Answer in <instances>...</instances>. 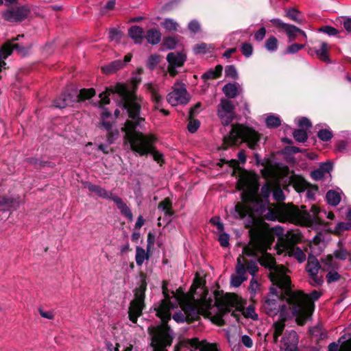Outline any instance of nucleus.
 Returning <instances> with one entry per match:
<instances>
[{
  "mask_svg": "<svg viewBox=\"0 0 351 351\" xmlns=\"http://www.w3.org/2000/svg\"><path fill=\"white\" fill-rule=\"evenodd\" d=\"M274 240L272 232H260L243 248V254L247 256H260V264L270 270L271 281L278 288L285 291L287 296V302L289 304L290 311L295 317L297 323L304 325L311 318L314 310L313 301L318 300L321 293L315 290L307 295L301 291L291 290V279L288 275L289 270L283 265H276L274 258L267 253Z\"/></svg>",
  "mask_w": 351,
  "mask_h": 351,
  "instance_id": "1",
  "label": "nucleus"
},
{
  "mask_svg": "<svg viewBox=\"0 0 351 351\" xmlns=\"http://www.w3.org/2000/svg\"><path fill=\"white\" fill-rule=\"evenodd\" d=\"M112 95L118 106L126 110L130 120H127L122 130L125 132V138L129 143L130 148L140 156L152 154L154 160L160 162L162 154L156 151L153 146L156 138L152 135H144L137 132V128H142L145 119L141 117L140 111L144 105L143 99L138 97L132 88L118 83L114 87L106 88V91L99 94L102 104L110 103V96Z\"/></svg>",
  "mask_w": 351,
  "mask_h": 351,
  "instance_id": "2",
  "label": "nucleus"
},
{
  "mask_svg": "<svg viewBox=\"0 0 351 351\" xmlns=\"http://www.w3.org/2000/svg\"><path fill=\"white\" fill-rule=\"evenodd\" d=\"M163 293L166 295L165 290L163 288ZM234 296H228L226 298L227 304L221 306L217 300H206L204 298L199 304V306L191 303H183L182 300L177 295L169 298L165 295V298L161 302L157 308L156 315L160 318L163 325L154 331L149 329V333L152 335L151 346L154 351H167L166 348L171 346L173 339V332L167 322L171 317V311L180 306L182 309L179 310L173 315V319L178 323H183L190 318H193L199 311L208 315H212L215 310H218L221 313H226L231 311V307L237 304V302Z\"/></svg>",
  "mask_w": 351,
  "mask_h": 351,
  "instance_id": "3",
  "label": "nucleus"
},
{
  "mask_svg": "<svg viewBox=\"0 0 351 351\" xmlns=\"http://www.w3.org/2000/svg\"><path fill=\"white\" fill-rule=\"evenodd\" d=\"M259 139L260 135L254 130L242 125H233L229 135L224 137V149L245 142L250 149H256Z\"/></svg>",
  "mask_w": 351,
  "mask_h": 351,
  "instance_id": "4",
  "label": "nucleus"
},
{
  "mask_svg": "<svg viewBox=\"0 0 351 351\" xmlns=\"http://www.w3.org/2000/svg\"><path fill=\"white\" fill-rule=\"evenodd\" d=\"M237 187L242 191L241 197L244 202L256 203L258 202L259 185L254 176L249 174L242 175L237 181Z\"/></svg>",
  "mask_w": 351,
  "mask_h": 351,
  "instance_id": "5",
  "label": "nucleus"
},
{
  "mask_svg": "<svg viewBox=\"0 0 351 351\" xmlns=\"http://www.w3.org/2000/svg\"><path fill=\"white\" fill-rule=\"evenodd\" d=\"M320 210L315 205H313L309 212L300 210L292 206L286 210L287 219L292 223L304 225L317 223L319 221V214Z\"/></svg>",
  "mask_w": 351,
  "mask_h": 351,
  "instance_id": "6",
  "label": "nucleus"
},
{
  "mask_svg": "<svg viewBox=\"0 0 351 351\" xmlns=\"http://www.w3.org/2000/svg\"><path fill=\"white\" fill-rule=\"evenodd\" d=\"M279 293L276 288L271 287L270 289V294L265 300L263 304V308L266 313L271 317L276 315L280 313V318L287 319L290 315H292L290 309L289 304L288 308L285 305H280Z\"/></svg>",
  "mask_w": 351,
  "mask_h": 351,
  "instance_id": "7",
  "label": "nucleus"
},
{
  "mask_svg": "<svg viewBox=\"0 0 351 351\" xmlns=\"http://www.w3.org/2000/svg\"><path fill=\"white\" fill-rule=\"evenodd\" d=\"M146 282H142L140 287L136 289L134 299L131 302L129 308V318L131 322L136 323L138 317L141 315L144 308L145 293L146 291Z\"/></svg>",
  "mask_w": 351,
  "mask_h": 351,
  "instance_id": "8",
  "label": "nucleus"
},
{
  "mask_svg": "<svg viewBox=\"0 0 351 351\" xmlns=\"http://www.w3.org/2000/svg\"><path fill=\"white\" fill-rule=\"evenodd\" d=\"M95 93V90L90 88L82 89L79 95L77 94L76 91H74L73 93L63 94L53 101V105L56 108H64L67 106L72 105L73 102L77 101L79 99H86L91 98Z\"/></svg>",
  "mask_w": 351,
  "mask_h": 351,
  "instance_id": "9",
  "label": "nucleus"
},
{
  "mask_svg": "<svg viewBox=\"0 0 351 351\" xmlns=\"http://www.w3.org/2000/svg\"><path fill=\"white\" fill-rule=\"evenodd\" d=\"M167 100L172 106L188 104L190 97L185 85L180 82L176 83L173 90L167 95Z\"/></svg>",
  "mask_w": 351,
  "mask_h": 351,
  "instance_id": "10",
  "label": "nucleus"
},
{
  "mask_svg": "<svg viewBox=\"0 0 351 351\" xmlns=\"http://www.w3.org/2000/svg\"><path fill=\"white\" fill-rule=\"evenodd\" d=\"M21 197L18 195H8L0 197V221L7 219L12 210H16L20 205Z\"/></svg>",
  "mask_w": 351,
  "mask_h": 351,
  "instance_id": "11",
  "label": "nucleus"
},
{
  "mask_svg": "<svg viewBox=\"0 0 351 351\" xmlns=\"http://www.w3.org/2000/svg\"><path fill=\"white\" fill-rule=\"evenodd\" d=\"M234 109V106L231 101L225 98L220 100L217 107V115L223 125H228L232 121L235 117Z\"/></svg>",
  "mask_w": 351,
  "mask_h": 351,
  "instance_id": "12",
  "label": "nucleus"
},
{
  "mask_svg": "<svg viewBox=\"0 0 351 351\" xmlns=\"http://www.w3.org/2000/svg\"><path fill=\"white\" fill-rule=\"evenodd\" d=\"M273 231L279 236L280 245L282 250L287 249L288 247H295V245L301 240V235L298 232L289 231L284 234V230L280 226L274 228Z\"/></svg>",
  "mask_w": 351,
  "mask_h": 351,
  "instance_id": "13",
  "label": "nucleus"
},
{
  "mask_svg": "<svg viewBox=\"0 0 351 351\" xmlns=\"http://www.w3.org/2000/svg\"><path fill=\"white\" fill-rule=\"evenodd\" d=\"M30 46L25 47L19 44H14L12 41L7 42L0 49V71L5 69L6 63L4 60L12 54L14 50H16L19 54L25 56Z\"/></svg>",
  "mask_w": 351,
  "mask_h": 351,
  "instance_id": "14",
  "label": "nucleus"
},
{
  "mask_svg": "<svg viewBox=\"0 0 351 351\" xmlns=\"http://www.w3.org/2000/svg\"><path fill=\"white\" fill-rule=\"evenodd\" d=\"M322 269L319 261L315 258H309L306 266V270L309 276V282L314 287H318L324 282L323 276L319 275V271Z\"/></svg>",
  "mask_w": 351,
  "mask_h": 351,
  "instance_id": "15",
  "label": "nucleus"
},
{
  "mask_svg": "<svg viewBox=\"0 0 351 351\" xmlns=\"http://www.w3.org/2000/svg\"><path fill=\"white\" fill-rule=\"evenodd\" d=\"M28 14L29 10L22 6L6 10L3 13V17L9 22L14 23L24 20Z\"/></svg>",
  "mask_w": 351,
  "mask_h": 351,
  "instance_id": "16",
  "label": "nucleus"
},
{
  "mask_svg": "<svg viewBox=\"0 0 351 351\" xmlns=\"http://www.w3.org/2000/svg\"><path fill=\"white\" fill-rule=\"evenodd\" d=\"M246 269L241 260V256L237 258V265L236 267V274L231 276V285L234 287H239L243 281L247 280L245 276Z\"/></svg>",
  "mask_w": 351,
  "mask_h": 351,
  "instance_id": "17",
  "label": "nucleus"
},
{
  "mask_svg": "<svg viewBox=\"0 0 351 351\" xmlns=\"http://www.w3.org/2000/svg\"><path fill=\"white\" fill-rule=\"evenodd\" d=\"M282 347L285 351H297L298 336L296 332L291 330L285 333L282 340Z\"/></svg>",
  "mask_w": 351,
  "mask_h": 351,
  "instance_id": "18",
  "label": "nucleus"
},
{
  "mask_svg": "<svg viewBox=\"0 0 351 351\" xmlns=\"http://www.w3.org/2000/svg\"><path fill=\"white\" fill-rule=\"evenodd\" d=\"M132 55L128 54L125 56L124 60H117L110 62L108 65L101 67L103 73L107 75L114 73L117 70L123 67V66L131 60Z\"/></svg>",
  "mask_w": 351,
  "mask_h": 351,
  "instance_id": "19",
  "label": "nucleus"
},
{
  "mask_svg": "<svg viewBox=\"0 0 351 351\" xmlns=\"http://www.w3.org/2000/svg\"><path fill=\"white\" fill-rule=\"evenodd\" d=\"M339 342L341 343L340 347L339 344L332 343L328 346V351H351V334L344 335Z\"/></svg>",
  "mask_w": 351,
  "mask_h": 351,
  "instance_id": "20",
  "label": "nucleus"
},
{
  "mask_svg": "<svg viewBox=\"0 0 351 351\" xmlns=\"http://www.w3.org/2000/svg\"><path fill=\"white\" fill-rule=\"evenodd\" d=\"M112 200L117 205V208L119 209L121 213L127 217L129 221H132L133 220V215L131 212L130 208L123 202L121 197L117 195H113L110 199Z\"/></svg>",
  "mask_w": 351,
  "mask_h": 351,
  "instance_id": "21",
  "label": "nucleus"
},
{
  "mask_svg": "<svg viewBox=\"0 0 351 351\" xmlns=\"http://www.w3.org/2000/svg\"><path fill=\"white\" fill-rule=\"evenodd\" d=\"M112 200L117 205V208L119 209L121 213L127 217L129 221H132L133 220V215L131 212L130 208L123 202L121 197L117 195H113L110 199Z\"/></svg>",
  "mask_w": 351,
  "mask_h": 351,
  "instance_id": "22",
  "label": "nucleus"
},
{
  "mask_svg": "<svg viewBox=\"0 0 351 351\" xmlns=\"http://www.w3.org/2000/svg\"><path fill=\"white\" fill-rule=\"evenodd\" d=\"M112 200L117 205V208L119 209L121 213L127 217L129 221H132L133 220V215L131 212L130 208L123 202L121 197L117 195H113L110 199Z\"/></svg>",
  "mask_w": 351,
  "mask_h": 351,
  "instance_id": "23",
  "label": "nucleus"
},
{
  "mask_svg": "<svg viewBox=\"0 0 351 351\" xmlns=\"http://www.w3.org/2000/svg\"><path fill=\"white\" fill-rule=\"evenodd\" d=\"M85 187H86L90 191L95 193L99 197L104 199H110L114 195L112 193L107 191L105 189L90 182H86L85 184Z\"/></svg>",
  "mask_w": 351,
  "mask_h": 351,
  "instance_id": "24",
  "label": "nucleus"
},
{
  "mask_svg": "<svg viewBox=\"0 0 351 351\" xmlns=\"http://www.w3.org/2000/svg\"><path fill=\"white\" fill-rule=\"evenodd\" d=\"M128 35L135 44H141L144 38V31L140 26L134 25L128 29Z\"/></svg>",
  "mask_w": 351,
  "mask_h": 351,
  "instance_id": "25",
  "label": "nucleus"
},
{
  "mask_svg": "<svg viewBox=\"0 0 351 351\" xmlns=\"http://www.w3.org/2000/svg\"><path fill=\"white\" fill-rule=\"evenodd\" d=\"M167 60L170 65L181 66L186 60V56L182 53L171 52L167 55Z\"/></svg>",
  "mask_w": 351,
  "mask_h": 351,
  "instance_id": "26",
  "label": "nucleus"
},
{
  "mask_svg": "<svg viewBox=\"0 0 351 351\" xmlns=\"http://www.w3.org/2000/svg\"><path fill=\"white\" fill-rule=\"evenodd\" d=\"M241 90V88L238 83H229L223 87V92L228 98L236 97Z\"/></svg>",
  "mask_w": 351,
  "mask_h": 351,
  "instance_id": "27",
  "label": "nucleus"
},
{
  "mask_svg": "<svg viewBox=\"0 0 351 351\" xmlns=\"http://www.w3.org/2000/svg\"><path fill=\"white\" fill-rule=\"evenodd\" d=\"M248 213L247 206L242 203H237L230 211L231 215L235 219H243Z\"/></svg>",
  "mask_w": 351,
  "mask_h": 351,
  "instance_id": "28",
  "label": "nucleus"
},
{
  "mask_svg": "<svg viewBox=\"0 0 351 351\" xmlns=\"http://www.w3.org/2000/svg\"><path fill=\"white\" fill-rule=\"evenodd\" d=\"M193 349L191 351H217L215 345L210 344L206 341H199L194 339L192 343Z\"/></svg>",
  "mask_w": 351,
  "mask_h": 351,
  "instance_id": "29",
  "label": "nucleus"
},
{
  "mask_svg": "<svg viewBox=\"0 0 351 351\" xmlns=\"http://www.w3.org/2000/svg\"><path fill=\"white\" fill-rule=\"evenodd\" d=\"M286 254L293 256L300 263L304 262L306 257L305 253L298 247H288L287 249L283 250Z\"/></svg>",
  "mask_w": 351,
  "mask_h": 351,
  "instance_id": "30",
  "label": "nucleus"
},
{
  "mask_svg": "<svg viewBox=\"0 0 351 351\" xmlns=\"http://www.w3.org/2000/svg\"><path fill=\"white\" fill-rule=\"evenodd\" d=\"M285 32L289 37L290 42L293 40L298 34H301L304 38H307L306 33L303 30L291 24H289L287 27L285 29Z\"/></svg>",
  "mask_w": 351,
  "mask_h": 351,
  "instance_id": "31",
  "label": "nucleus"
},
{
  "mask_svg": "<svg viewBox=\"0 0 351 351\" xmlns=\"http://www.w3.org/2000/svg\"><path fill=\"white\" fill-rule=\"evenodd\" d=\"M339 267V264L336 259L332 256H328L322 261V270L330 271L337 269Z\"/></svg>",
  "mask_w": 351,
  "mask_h": 351,
  "instance_id": "32",
  "label": "nucleus"
},
{
  "mask_svg": "<svg viewBox=\"0 0 351 351\" xmlns=\"http://www.w3.org/2000/svg\"><path fill=\"white\" fill-rule=\"evenodd\" d=\"M145 37L149 44L156 45L161 40V34L158 30L156 29H152L147 32Z\"/></svg>",
  "mask_w": 351,
  "mask_h": 351,
  "instance_id": "33",
  "label": "nucleus"
},
{
  "mask_svg": "<svg viewBox=\"0 0 351 351\" xmlns=\"http://www.w3.org/2000/svg\"><path fill=\"white\" fill-rule=\"evenodd\" d=\"M149 258V254L143 247L137 246L136 247V263L138 266L143 265L145 260Z\"/></svg>",
  "mask_w": 351,
  "mask_h": 351,
  "instance_id": "34",
  "label": "nucleus"
},
{
  "mask_svg": "<svg viewBox=\"0 0 351 351\" xmlns=\"http://www.w3.org/2000/svg\"><path fill=\"white\" fill-rule=\"evenodd\" d=\"M223 66L217 65L214 69H211L202 75L204 80L215 79L219 77L222 72Z\"/></svg>",
  "mask_w": 351,
  "mask_h": 351,
  "instance_id": "35",
  "label": "nucleus"
},
{
  "mask_svg": "<svg viewBox=\"0 0 351 351\" xmlns=\"http://www.w3.org/2000/svg\"><path fill=\"white\" fill-rule=\"evenodd\" d=\"M241 260L245 267L246 271L247 270L252 276H254L258 269L256 261L252 259L248 261L243 256H241Z\"/></svg>",
  "mask_w": 351,
  "mask_h": 351,
  "instance_id": "36",
  "label": "nucleus"
},
{
  "mask_svg": "<svg viewBox=\"0 0 351 351\" xmlns=\"http://www.w3.org/2000/svg\"><path fill=\"white\" fill-rule=\"evenodd\" d=\"M213 48L214 46L211 44L202 43L197 44L193 47V52L195 54H205L210 53V50Z\"/></svg>",
  "mask_w": 351,
  "mask_h": 351,
  "instance_id": "37",
  "label": "nucleus"
},
{
  "mask_svg": "<svg viewBox=\"0 0 351 351\" xmlns=\"http://www.w3.org/2000/svg\"><path fill=\"white\" fill-rule=\"evenodd\" d=\"M265 123L267 128H275L280 125L281 120L279 116L269 114L266 117Z\"/></svg>",
  "mask_w": 351,
  "mask_h": 351,
  "instance_id": "38",
  "label": "nucleus"
},
{
  "mask_svg": "<svg viewBox=\"0 0 351 351\" xmlns=\"http://www.w3.org/2000/svg\"><path fill=\"white\" fill-rule=\"evenodd\" d=\"M326 199L330 205L337 206L341 201V197L339 193L337 191H329L326 193Z\"/></svg>",
  "mask_w": 351,
  "mask_h": 351,
  "instance_id": "39",
  "label": "nucleus"
},
{
  "mask_svg": "<svg viewBox=\"0 0 351 351\" xmlns=\"http://www.w3.org/2000/svg\"><path fill=\"white\" fill-rule=\"evenodd\" d=\"M286 319L281 318V320L276 322L274 324V339L275 341H277L278 338L282 335V331L285 328V324L284 323Z\"/></svg>",
  "mask_w": 351,
  "mask_h": 351,
  "instance_id": "40",
  "label": "nucleus"
},
{
  "mask_svg": "<svg viewBox=\"0 0 351 351\" xmlns=\"http://www.w3.org/2000/svg\"><path fill=\"white\" fill-rule=\"evenodd\" d=\"M158 208L160 210L164 212L166 216L171 217L172 215L171 210V202L169 199L166 198L160 202Z\"/></svg>",
  "mask_w": 351,
  "mask_h": 351,
  "instance_id": "41",
  "label": "nucleus"
},
{
  "mask_svg": "<svg viewBox=\"0 0 351 351\" xmlns=\"http://www.w3.org/2000/svg\"><path fill=\"white\" fill-rule=\"evenodd\" d=\"M327 47L328 45L326 43L322 42L321 43L320 49L315 51V53H316L317 57L324 62H328L329 60L328 56Z\"/></svg>",
  "mask_w": 351,
  "mask_h": 351,
  "instance_id": "42",
  "label": "nucleus"
},
{
  "mask_svg": "<svg viewBox=\"0 0 351 351\" xmlns=\"http://www.w3.org/2000/svg\"><path fill=\"white\" fill-rule=\"evenodd\" d=\"M162 26L167 31H176L178 27V23L172 19H165Z\"/></svg>",
  "mask_w": 351,
  "mask_h": 351,
  "instance_id": "43",
  "label": "nucleus"
},
{
  "mask_svg": "<svg viewBox=\"0 0 351 351\" xmlns=\"http://www.w3.org/2000/svg\"><path fill=\"white\" fill-rule=\"evenodd\" d=\"M293 136L295 141L300 143H304L308 138L307 132L303 129L295 130L293 133Z\"/></svg>",
  "mask_w": 351,
  "mask_h": 351,
  "instance_id": "44",
  "label": "nucleus"
},
{
  "mask_svg": "<svg viewBox=\"0 0 351 351\" xmlns=\"http://www.w3.org/2000/svg\"><path fill=\"white\" fill-rule=\"evenodd\" d=\"M265 48L269 51H275L278 49V40L274 36H269L265 42Z\"/></svg>",
  "mask_w": 351,
  "mask_h": 351,
  "instance_id": "45",
  "label": "nucleus"
},
{
  "mask_svg": "<svg viewBox=\"0 0 351 351\" xmlns=\"http://www.w3.org/2000/svg\"><path fill=\"white\" fill-rule=\"evenodd\" d=\"M242 313L244 317L250 318L253 320H257L258 317L257 313L255 312V308L253 305H250L247 308L242 310Z\"/></svg>",
  "mask_w": 351,
  "mask_h": 351,
  "instance_id": "46",
  "label": "nucleus"
},
{
  "mask_svg": "<svg viewBox=\"0 0 351 351\" xmlns=\"http://www.w3.org/2000/svg\"><path fill=\"white\" fill-rule=\"evenodd\" d=\"M317 136L323 141H328L332 138L333 134L329 128L321 129L317 132Z\"/></svg>",
  "mask_w": 351,
  "mask_h": 351,
  "instance_id": "47",
  "label": "nucleus"
},
{
  "mask_svg": "<svg viewBox=\"0 0 351 351\" xmlns=\"http://www.w3.org/2000/svg\"><path fill=\"white\" fill-rule=\"evenodd\" d=\"M298 14L299 11L294 8H289L285 11V16L287 18L291 19L293 21L300 23L301 21L298 18Z\"/></svg>",
  "mask_w": 351,
  "mask_h": 351,
  "instance_id": "48",
  "label": "nucleus"
},
{
  "mask_svg": "<svg viewBox=\"0 0 351 351\" xmlns=\"http://www.w3.org/2000/svg\"><path fill=\"white\" fill-rule=\"evenodd\" d=\"M123 34L117 28H111L109 31V38L111 41L119 42Z\"/></svg>",
  "mask_w": 351,
  "mask_h": 351,
  "instance_id": "49",
  "label": "nucleus"
},
{
  "mask_svg": "<svg viewBox=\"0 0 351 351\" xmlns=\"http://www.w3.org/2000/svg\"><path fill=\"white\" fill-rule=\"evenodd\" d=\"M274 188V184L267 183L263 185L261 188V193L263 197L267 199L271 192H273V189Z\"/></svg>",
  "mask_w": 351,
  "mask_h": 351,
  "instance_id": "50",
  "label": "nucleus"
},
{
  "mask_svg": "<svg viewBox=\"0 0 351 351\" xmlns=\"http://www.w3.org/2000/svg\"><path fill=\"white\" fill-rule=\"evenodd\" d=\"M273 197L275 200L280 202L283 201L285 199L282 190L280 187L276 186V184H274V188L273 189Z\"/></svg>",
  "mask_w": 351,
  "mask_h": 351,
  "instance_id": "51",
  "label": "nucleus"
},
{
  "mask_svg": "<svg viewBox=\"0 0 351 351\" xmlns=\"http://www.w3.org/2000/svg\"><path fill=\"white\" fill-rule=\"evenodd\" d=\"M178 41L175 37H169L164 40L163 45L167 49H173L177 45Z\"/></svg>",
  "mask_w": 351,
  "mask_h": 351,
  "instance_id": "52",
  "label": "nucleus"
},
{
  "mask_svg": "<svg viewBox=\"0 0 351 351\" xmlns=\"http://www.w3.org/2000/svg\"><path fill=\"white\" fill-rule=\"evenodd\" d=\"M110 112L108 111L107 109H104V111L103 112L101 113V124L103 125V127L107 130V131H110L111 128H112V125L111 124L108 122V121H106L104 119L105 118H107L110 116Z\"/></svg>",
  "mask_w": 351,
  "mask_h": 351,
  "instance_id": "53",
  "label": "nucleus"
},
{
  "mask_svg": "<svg viewBox=\"0 0 351 351\" xmlns=\"http://www.w3.org/2000/svg\"><path fill=\"white\" fill-rule=\"evenodd\" d=\"M225 73L226 77H230L232 79H237L238 77L237 69L233 65L226 66Z\"/></svg>",
  "mask_w": 351,
  "mask_h": 351,
  "instance_id": "54",
  "label": "nucleus"
},
{
  "mask_svg": "<svg viewBox=\"0 0 351 351\" xmlns=\"http://www.w3.org/2000/svg\"><path fill=\"white\" fill-rule=\"evenodd\" d=\"M242 53L247 58H249L252 56L253 52V47L252 45L249 43H244L242 45L241 48Z\"/></svg>",
  "mask_w": 351,
  "mask_h": 351,
  "instance_id": "55",
  "label": "nucleus"
},
{
  "mask_svg": "<svg viewBox=\"0 0 351 351\" xmlns=\"http://www.w3.org/2000/svg\"><path fill=\"white\" fill-rule=\"evenodd\" d=\"M305 47V45L294 43L289 45L287 49V53L293 54L302 49Z\"/></svg>",
  "mask_w": 351,
  "mask_h": 351,
  "instance_id": "56",
  "label": "nucleus"
},
{
  "mask_svg": "<svg viewBox=\"0 0 351 351\" xmlns=\"http://www.w3.org/2000/svg\"><path fill=\"white\" fill-rule=\"evenodd\" d=\"M199 125H200V123L198 120L193 119V118H192V119H190V121H189L187 128L190 132L194 133L197 130V129L199 127Z\"/></svg>",
  "mask_w": 351,
  "mask_h": 351,
  "instance_id": "57",
  "label": "nucleus"
},
{
  "mask_svg": "<svg viewBox=\"0 0 351 351\" xmlns=\"http://www.w3.org/2000/svg\"><path fill=\"white\" fill-rule=\"evenodd\" d=\"M297 125L305 130H308L311 128V123L310 120L306 117H302L300 119H298L297 122Z\"/></svg>",
  "mask_w": 351,
  "mask_h": 351,
  "instance_id": "58",
  "label": "nucleus"
},
{
  "mask_svg": "<svg viewBox=\"0 0 351 351\" xmlns=\"http://www.w3.org/2000/svg\"><path fill=\"white\" fill-rule=\"evenodd\" d=\"M340 278V275L334 270H330L326 275V279L328 282L330 283L332 282L337 281Z\"/></svg>",
  "mask_w": 351,
  "mask_h": 351,
  "instance_id": "59",
  "label": "nucleus"
},
{
  "mask_svg": "<svg viewBox=\"0 0 351 351\" xmlns=\"http://www.w3.org/2000/svg\"><path fill=\"white\" fill-rule=\"evenodd\" d=\"M229 234L225 232H221L219 236V241L222 247H228L229 245Z\"/></svg>",
  "mask_w": 351,
  "mask_h": 351,
  "instance_id": "60",
  "label": "nucleus"
},
{
  "mask_svg": "<svg viewBox=\"0 0 351 351\" xmlns=\"http://www.w3.org/2000/svg\"><path fill=\"white\" fill-rule=\"evenodd\" d=\"M351 254H349L346 250H339L335 252V259L346 260L348 257L350 258Z\"/></svg>",
  "mask_w": 351,
  "mask_h": 351,
  "instance_id": "61",
  "label": "nucleus"
},
{
  "mask_svg": "<svg viewBox=\"0 0 351 351\" xmlns=\"http://www.w3.org/2000/svg\"><path fill=\"white\" fill-rule=\"evenodd\" d=\"M189 29L193 33H197L200 30L199 23L196 20H192L188 25Z\"/></svg>",
  "mask_w": 351,
  "mask_h": 351,
  "instance_id": "62",
  "label": "nucleus"
},
{
  "mask_svg": "<svg viewBox=\"0 0 351 351\" xmlns=\"http://www.w3.org/2000/svg\"><path fill=\"white\" fill-rule=\"evenodd\" d=\"M210 222L215 226L219 232L223 231V224L221 222L219 217H214L210 219Z\"/></svg>",
  "mask_w": 351,
  "mask_h": 351,
  "instance_id": "63",
  "label": "nucleus"
},
{
  "mask_svg": "<svg viewBox=\"0 0 351 351\" xmlns=\"http://www.w3.org/2000/svg\"><path fill=\"white\" fill-rule=\"evenodd\" d=\"M38 312L40 316L47 319H53L55 315L51 311H45L43 308H39Z\"/></svg>",
  "mask_w": 351,
  "mask_h": 351,
  "instance_id": "64",
  "label": "nucleus"
}]
</instances>
